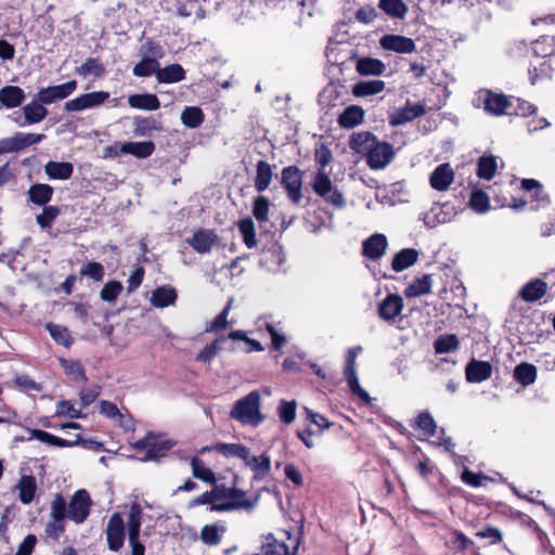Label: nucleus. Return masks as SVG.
Instances as JSON below:
<instances>
[{"label":"nucleus","instance_id":"f257e3e1","mask_svg":"<svg viewBox=\"0 0 555 555\" xmlns=\"http://www.w3.org/2000/svg\"><path fill=\"white\" fill-rule=\"evenodd\" d=\"M261 398L258 390H253L245 397L238 399L230 411V417L242 425L253 427L259 426L264 421L261 413Z\"/></svg>","mask_w":555,"mask_h":555},{"label":"nucleus","instance_id":"f03ea898","mask_svg":"<svg viewBox=\"0 0 555 555\" xmlns=\"http://www.w3.org/2000/svg\"><path fill=\"white\" fill-rule=\"evenodd\" d=\"M29 437L22 438L21 440H31L37 439L43 443H48L53 447L57 448H70L75 446H83L89 449L93 450H101L103 448V444L101 442H98L92 439H83L80 435H77L76 440H66L63 438H60L57 436H54L48 431H44L42 429H28Z\"/></svg>","mask_w":555,"mask_h":555},{"label":"nucleus","instance_id":"7ed1b4c3","mask_svg":"<svg viewBox=\"0 0 555 555\" xmlns=\"http://www.w3.org/2000/svg\"><path fill=\"white\" fill-rule=\"evenodd\" d=\"M281 184L286 190L291 202L298 205L302 198V172L299 168L297 166L283 168L281 171Z\"/></svg>","mask_w":555,"mask_h":555},{"label":"nucleus","instance_id":"20e7f679","mask_svg":"<svg viewBox=\"0 0 555 555\" xmlns=\"http://www.w3.org/2000/svg\"><path fill=\"white\" fill-rule=\"evenodd\" d=\"M44 138L42 133L16 132L12 137L0 140V154L20 152L27 146L40 143Z\"/></svg>","mask_w":555,"mask_h":555},{"label":"nucleus","instance_id":"39448f33","mask_svg":"<svg viewBox=\"0 0 555 555\" xmlns=\"http://www.w3.org/2000/svg\"><path fill=\"white\" fill-rule=\"evenodd\" d=\"M478 101L482 102L485 112L493 116L508 114L507 109L512 105L508 96L487 89L478 92Z\"/></svg>","mask_w":555,"mask_h":555},{"label":"nucleus","instance_id":"423d86ee","mask_svg":"<svg viewBox=\"0 0 555 555\" xmlns=\"http://www.w3.org/2000/svg\"><path fill=\"white\" fill-rule=\"evenodd\" d=\"M393 156V146L388 142L377 139L370 150V153L366 155V164L373 170L384 169L391 163Z\"/></svg>","mask_w":555,"mask_h":555},{"label":"nucleus","instance_id":"0eeeda50","mask_svg":"<svg viewBox=\"0 0 555 555\" xmlns=\"http://www.w3.org/2000/svg\"><path fill=\"white\" fill-rule=\"evenodd\" d=\"M91 499L87 490H78L68 503L67 517L76 524H82L90 514Z\"/></svg>","mask_w":555,"mask_h":555},{"label":"nucleus","instance_id":"6e6552de","mask_svg":"<svg viewBox=\"0 0 555 555\" xmlns=\"http://www.w3.org/2000/svg\"><path fill=\"white\" fill-rule=\"evenodd\" d=\"M77 81L69 80L62 85L40 89L36 96L42 104L49 105L62 101L73 94L77 89Z\"/></svg>","mask_w":555,"mask_h":555},{"label":"nucleus","instance_id":"1a4fd4ad","mask_svg":"<svg viewBox=\"0 0 555 555\" xmlns=\"http://www.w3.org/2000/svg\"><path fill=\"white\" fill-rule=\"evenodd\" d=\"M109 98V93L106 91H94L90 93L81 94L73 100L67 101L64 104L66 112H80L93 107H98L103 104Z\"/></svg>","mask_w":555,"mask_h":555},{"label":"nucleus","instance_id":"9d476101","mask_svg":"<svg viewBox=\"0 0 555 555\" xmlns=\"http://www.w3.org/2000/svg\"><path fill=\"white\" fill-rule=\"evenodd\" d=\"M185 242L198 254H209L219 243V236L215 230L197 229Z\"/></svg>","mask_w":555,"mask_h":555},{"label":"nucleus","instance_id":"9b49d317","mask_svg":"<svg viewBox=\"0 0 555 555\" xmlns=\"http://www.w3.org/2000/svg\"><path fill=\"white\" fill-rule=\"evenodd\" d=\"M379 47L385 51L398 54H411L416 51V43L412 38L395 34L382 36Z\"/></svg>","mask_w":555,"mask_h":555},{"label":"nucleus","instance_id":"f8f14e48","mask_svg":"<svg viewBox=\"0 0 555 555\" xmlns=\"http://www.w3.org/2000/svg\"><path fill=\"white\" fill-rule=\"evenodd\" d=\"M106 541L108 550L112 552L119 551L124 545L125 522L118 513H114L107 522Z\"/></svg>","mask_w":555,"mask_h":555},{"label":"nucleus","instance_id":"ddd939ff","mask_svg":"<svg viewBox=\"0 0 555 555\" xmlns=\"http://www.w3.org/2000/svg\"><path fill=\"white\" fill-rule=\"evenodd\" d=\"M132 447L139 451H146L142 457V461L146 462L156 460L162 452L171 448V443L168 441L158 442L152 434H147L143 439L135 441Z\"/></svg>","mask_w":555,"mask_h":555},{"label":"nucleus","instance_id":"4468645a","mask_svg":"<svg viewBox=\"0 0 555 555\" xmlns=\"http://www.w3.org/2000/svg\"><path fill=\"white\" fill-rule=\"evenodd\" d=\"M454 180V171L449 163L440 164L429 177L430 186L436 191H446Z\"/></svg>","mask_w":555,"mask_h":555},{"label":"nucleus","instance_id":"2eb2a0df","mask_svg":"<svg viewBox=\"0 0 555 555\" xmlns=\"http://www.w3.org/2000/svg\"><path fill=\"white\" fill-rule=\"evenodd\" d=\"M388 247L387 238L384 234L375 233L362 243L363 255L371 259L377 260L382 258Z\"/></svg>","mask_w":555,"mask_h":555},{"label":"nucleus","instance_id":"dca6fc26","mask_svg":"<svg viewBox=\"0 0 555 555\" xmlns=\"http://www.w3.org/2000/svg\"><path fill=\"white\" fill-rule=\"evenodd\" d=\"M403 299L397 294L387 295L378 306V315L384 321L390 322L402 312Z\"/></svg>","mask_w":555,"mask_h":555},{"label":"nucleus","instance_id":"f3484780","mask_svg":"<svg viewBox=\"0 0 555 555\" xmlns=\"http://www.w3.org/2000/svg\"><path fill=\"white\" fill-rule=\"evenodd\" d=\"M426 113L425 106L420 103H406L404 107L396 111L390 117L389 124L393 127L404 125L423 116Z\"/></svg>","mask_w":555,"mask_h":555},{"label":"nucleus","instance_id":"a211bd4d","mask_svg":"<svg viewBox=\"0 0 555 555\" xmlns=\"http://www.w3.org/2000/svg\"><path fill=\"white\" fill-rule=\"evenodd\" d=\"M466 379L469 383H481L492 375V365L487 361L472 360L465 367Z\"/></svg>","mask_w":555,"mask_h":555},{"label":"nucleus","instance_id":"6ab92c4d","mask_svg":"<svg viewBox=\"0 0 555 555\" xmlns=\"http://www.w3.org/2000/svg\"><path fill=\"white\" fill-rule=\"evenodd\" d=\"M547 292V284L541 279H533L526 283L519 291V297L526 302H534L541 299Z\"/></svg>","mask_w":555,"mask_h":555},{"label":"nucleus","instance_id":"aec40b11","mask_svg":"<svg viewBox=\"0 0 555 555\" xmlns=\"http://www.w3.org/2000/svg\"><path fill=\"white\" fill-rule=\"evenodd\" d=\"M24 90L17 86H5L0 89V107L15 108L25 100Z\"/></svg>","mask_w":555,"mask_h":555},{"label":"nucleus","instance_id":"412c9836","mask_svg":"<svg viewBox=\"0 0 555 555\" xmlns=\"http://www.w3.org/2000/svg\"><path fill=\"white\" fill-rule=\"evenodd\" d=\"M377 138L369 131L354 132L349 140V147L357 154L367 155Z\"/></svg>","mask_w":555,"mask_h":555},{"label":"nucleus","instance_id":"4be33fe9","mask_svg":"<svg viewBox=\"0 0 555 555\" xmlns=\"http://www.w3.org/2000/svg\"><path fill=\"white\" fill-rule=\"evenodd\" d=\"M244 463L246 466H249L253 469L254 481L262 480L266 476L269 475L271 470V460L267 453H262L260 456H250L249 453L248 460H245Z\"/></svg>","mask_w":555,"mask_h":555},{"label":"nucleus","instance_id":"5701e85b","mask_svg":"<svg viewBox=\"0 0 555 555\" xmlns=\"http://www.w3.org/2000/svg\"><path fill=\"white\" fill-rule=\"evenodd\" d=\"M155 145L152 141L146 142H125L120 144L118 152H115V156L118 154H131L138 158H146L153 154Z\"/></svg>","mask_w":555,"mask_h":555},{"label":"nucleus","instance_id":"b1692460","mask_svg":"<svg viewBox=\"0 0 555 555\" xmlns=\"http://www.w3.org/2000/svg\"><path fill=\"white\" fill-rule=\"evenodd\" d=\"M38 101V98L23 106L24 124L34 125L39 124L48 116V109Z\"/></svg>","mask_w":555,"mask_h":555},{"label":"nucleus","instance_id":"393cba45","mask_svg":"<svg viewBox=\"0 0 555 555\" xmlns=\"http://www.w3.org/2000/svg\"><path fill=\"white\" fill-rule=\"evenodd\" d=\"M356 70L361 76H380L386 70V65L378 59L360 57L356 63Z\"/></svg>","mask_w":555,"mask_h":555},{"label":"nucleus","instance_id":"a878e982","mask_svg":"<svg viewBox=\"0 0 555 555\" xmlns=\"http://www.w3.org/2000/svg\"><path fill=\"white\" fill-rule=\"evenodd\" d=\"M364 109L358 105L346 107L338 117V125L344 129H351L362 124Z\"/></svg>","mask_w":555,"mask_h":555},{"label":"nucleus","instance_id":"bb28decb","mask_svg":"<svg viewBox=\"0 0 555 555\" xmlns=\"http://www.w3.org/2000/svg\"><path fill=\"white\" fill-rule=\"evenodd\" d=\"M44 172L52 180H67L73 176L74 166L68 162L50 160L44 165Z\"/></svg>","mask_w":555,"mask_h":555},{"label":"nucleus","instance_id":"cd10ccee","mask_svg":"<svg viewBox=\"0 0 555 555\" xmlns=\"http://www.w3.org/2000/svg\"><path fill=\"white\" fill-rule=\"evenodd\" d=\"M52 195L53 188L44 183L33 184L27 192L28 201L37 206L47 205L51 201Z\"/></svg>","mask_w":555,"mask_h":555},{"label":"nucleus","instance_id":"c85d7f7f","mask_svg":"<svg viewBox=\"0 0 555 555\" xmlns=\"http://www.w3.org/2000/svg\"><path fill=\"white\" fill-rule=\"evenodd\" d=\"M177 300V292L171 286H159L152 292L151 304L157 308L173 305Z\"/></svg>","mask_w":555,"mask_h":555},{"label":"nucleus","instance_id":"c756f323","mask_svg":"<svg viewBox=\"0 0 555 555\" xmlns=\"http://www.w3.org/2000/svg\"><path fill=\"white\" fill-rule=\"evenodd\" d=\"M417 258L418 251L416 249L403 248L395 255L391 268L395 272H402L413 266L417 261Z\"/></svg>","mask_w":555,"mask_h":555},{"label":"nucleus","instance_id":"7c9ffc66","mask_svg":"<svg viewBox=\"0 0 555 555\" xmlns=\"http://www.w3.org/2000/svg\"><path fill=\"white\" fill-rule=\"evenodd\" d=\"M185 78V70L180 64H171L158 68L156 79L159 83H175Z\"/></svg>","mask_w":555,"mask_h":555},{"label":"nucleus","instance_id":"2f4dec72","mask_svg":"<svg viewBox=\"0 0 555 555\" xmlns=\"http://www.w3.org/2000/svg\"><path fill=\"white\" fill-rule=\"evenodd\" d=\"M214 450L225 457H237L245 462L248 460L249 449L242 443L218 442L214 444Z\"/></svg>","mask_w":555,"mask_h":555},{"label":"nucleus","instance_id":"473e14b6","mask_svg":"<svg viewBox=\"0 0 555 555\" xmlns=\"http://www.w3.org/2000/svg\"><path fill=\"white\" fill-rule=\"evenodd\" d=\"M128 104L132 108L145 111H156L160 106L158 98L152 93L129 95Z\"/></svg>","mask_w":555,"mask_h":555},{"label":"nucleus","instance_id":"72a5a7b5","mask_svg":"<svg viewBox=\"0 0 555 555\" xmlns=\"http://www.w3.org/2000/svg\"><path fill=\"white\" fill-rule=\"evenodd\" d=\"M378 8L392 20H403L409 12L402 0H379Z\"/></svg>","mask_w":555,"mask_h":555},{"label":"nucleus","instance_id":"f704fd0d","mask_svg":"<svg viewBox=\"0 0 555 555\" xmlns=\"http://www.w3.org/2000/svg\"><path fill=\"white\" fill-rule=\"evenodd\" d=\"M273 177L272 166L266 160H259L256 165L255 189L261 193L266 191Z\"/></svg>","mask_w":555,"mask_h":555},{"label":"nucleus","instance_id":"c9c22d12","mask_svg":"<svg viewBox=\"0 0 555 555\" xmlns=\"http://www.w3.org/2000/svg\"><path fill=\"white\" fill-rule=\"evenodd\" d=\"M141 517H142V508L138 503H133L130 506L128 518H127V528H128V539L129 542H133L135 539H139L140 530H141Z\"/></svg>","mask_w":555,"mask_h":555},{"label":"nucleus","instance_id":"e433bc0d","mask_svg":"<svg viewBox=\"0 0 555 555\" xmlns=\"http://www.w3.org/2000/svg\"><path fill=\"white\" fill-rule=\"evenodd\" d=\"M383 80H363L353 85L352 94L357 98H364L380 93L385 89Z\"/></svg>","mask_w":555,"mask_h":555},{"label":"nucleus","instance_id":"4c0bfd02","mask_svg":"<svg viewBox=\"0 0 555 555\" xmlns=\"http://www.w3.org/2000/svg\"><path fill=\"white\" fill-rule=\"evenodd\" d=\"M433 279L430 274L415 279L404 291L408 298L420 297L431 292Z\"/></svg>","mask_w":555,"mask_h":555},{"label":"nucleus","instance_id":"58836bf2","mask_svg":"<svg viewBox=\"0 0 555 555\" xmlns=\"http://www.w3.org/2000/svg\"><path fill=\"white\" fill-rule=\"evenodd\" d=\"M532 51L543 59L555 57V36H541L532 42Z\"/></svg>","mask_w":555,"mask_h":555},{"label":"nucleus","instance_id":"ea45409f","mask_svg":"<svg viewBox=\"0 0 555 555\" xmlns=\"http://www.w3.org/2000/svg\"><path fill=\"white\" fill-rule=\"evenodd\" d=\"M514 378L520 385L527 387L537 379V367L533 364L522 362L514 369Z\"/></svg>","mask_w":555,"mask_h":555},{"label":"nucleus","instance_id":"a19ab883","mask_svg":"<svg viewBox=\"0 0 555 555\" xmlns=\"http://www.w3.org/2000/svg\"><path fill=\"white\" fill-rule=\"evenodd\" d=\"M204 121V113L197 106H186L181 113V122L191 129H195Z\"/></svg>","mask_w":555,"mask_h":555},{"label":"nucleus","instance_id":"79ce46f5","mask_svg":"<svg viewBox=\"0 0 555 555\" xmlns=\"http://www.w3.org/2000/svg\"><path fill=\"white\" fill-rule=\"evenodd\" d=\"M46 330L56 344L63 345L64 347H69L73 344L72 335L66 326L47 323Z\"/></svg>","mask_w":555,"mask_h":555},{"label":"nucleus","instance_id":"37998d69","mask_svg":"<svg viewBox=\"0 0 555 555\" xmlns=\"http://www.w3.org/2000/svg\"><path fill=\"white\" fill-rule=\"evenodd\" d=\"M20 490L18 498L23 504H29L36 492V481L33 476H23L17 485Z\"/></svg>","mask_w":555,"mask_h":555},{"label":"nucleus","instance_id":"c03bdc74","mask_svg":"<svg viewBox=\"0 0 555 555\" xmlns=\"http://www.w3.org/2000/svg\"><path fill=\"white\" fill-rule=\"evenodd\" d=\"M228 339V336L221 335L216 338L211 344L206 345L196 356L197 362H210L221 350V344Z\"/></svg>","mask_w":555,"mask_h":555},{"label":"nucleus","instance_id":"a18cd8bd","mask_svg":"<svg viewBox=\"0 0 555 555\" xmlns=\"http://www.w3.org/2000/svg\"><path fill=\"white\" fill-rule=\"evenodd\" d=\"M263 552L266 555H295V551H291L285 542L278 541L272 534L266 538Z\"/></svg>","mask_w":555,"mask_h":555},{"label":"nucleus","instance_id":"49530a36","mask_svg":"<svg viewBox=\"0 0 555 555\" xmlns=\"http://www.w3.org/2000/svg\"><path fill=\"white\" fill-rule=\"evenodd\" d=\"M258 502V498H255L254 500H234V501H228L224 503L214 504L211 506V511L217 512H229L234 509H253Z\"/></svg>","mask_w":555,"mask_h":555},{"label":"nucleus","instance_id":"de8ad7c7","mask_svg":"<svg viewBox=\"0 0 555 555\" xmlns=\"http://www.w3.org/2000/svg\"><path fill=\"white\" fill-rule=\"evenodd\" d=\"M76 73L83 77L90 75L101 77L105 73V67L99 59L89 57L83 62V64L76 68Z\"/></svg>","mask_w":555,"mask_h":555},{"label":"nucleus","instance_id":"09e8293b","mask_svg":"<svg viewBox=\"0 0 555 555\" xmlns=\"http://www.w3.org/2000/svg\"><path fill=\"white\" fill-rule=\"evenodd\" d=\"M311 186L320 197L325 196L334 188L328 175L324 170H319L314 175Z\"/></svg>","mask_w":555,"mask_h":555},{"label":"nucleus","instance_id":"8fccbe9b","mask_svg":"<svg viewBox=\"0 0 555 555\" xmlns=\"http://www.w3.org/2000/svg\"><path fill=\"white\" fill-rule=\"evenodd\" d=\"M496 167L494 156H481L478 160L477 176L489 181L494 177Z\"/></svg>","mask_w":555,"mask_h":555},{"label":"nucleus","instance_id":"3c124183","mask_svg":"<svg viewBox=\"0 0 555 555\" xmlns=\"http://www.w3.org/2000/svg\"><path fill=\"white\" fill-rule=\"evenodd\" d=\"M460 340L454 334H447L439 336L435 343L434 348L436 353H448L459 348Z\"/></svg>","mask_w":555,"mask_h":555},{"label":"nucleus","instance_id":"603ef678","mask_svg":"<svg viewBox=\"0 0 555 555\" xmlns=\"http://www.w3.org/2000/svg\"><path fill=\"white\" fill-rule=\"evenodd\" d=\"M192 474L195 478L203 480L208 483H215L216 477L214 472L206 467L204 462L198 457H193L191 460Z\"/></svg>","mask_w":555,"mask_h":555},{"label":"nucleus","instance_id":"864d4df0","mask_svg":"<svg viewBox=\"0 0 555 555\" xmlns=\"http://www.w3.org/2000/svg\"><path fill=\"white\" fill-rule=\"evenodd\" d=\"M159 68L158 61L155 57H143L138 64L134 65L132 73L137 77H150Z\"/></svg>","mask_w":555,"mask_h":555},{"label":"nucleus","instance_id":"5fc2aeb1","mask_svg":"<svg viewBox=\"0 0 555 555\" xmlns=\"http://www.w3.org/2000/svg\"><path fill=\"white\" fill-rule=\"evenodd\" d=\"M243 241L248 248L256 246L255 224L250 217L244 218L237 223Z\"/></svg>","mask_w":555,"mask_h":555},{"label":"nucleus","instance_id":"6e6d98bb","mask_svg":"<svg viewBox=\"0 0 555 555\" xmlns=\"http://www.w3.org/2000/svg\"><path fill=\"white\" fill-rule=\"evenodd\" d=\"M79 274L81 278H88L94 282H101L104 279L105 270L102 263L89 261L80 268Z\"/></svg>","mask_w":555,"mask_h":555},{"label":"nucleus","instance_id":"4d7b16f0","mask_svg":"<svg viewBox=\"0 0 555 555\" xmlns=\"http://www.w3.org/2000/svg\"><path fill=\"white\" fill-rule=\"evenodd\" d=\"M61 210L57 206H43L42 212L37 215L36 221L41 229H49L60 215Z\"/></svg>","mask_w":555,"mask_h":555},{"label":"nucleus","instance_id":"13d9d810","mask_svg":"<svg viewBox=\"0 0 555 555\" xmlns=\"http://www.w3.org/2000/svg\"><path fill=\"white\" fill-rule=\"evenodd\" d=\"M270 202L266 196L259 195L254 199L253 216L259 223L268 220Z\"/></svg>","mask_w":555,"mask_h":555},{"label":"nucleus","instance_id":"bf43d9fd","mask_svg":"<svg viewBox=\"0 0 555 555\" xmlns=\"http://www.w3.org/2000/svg\"><path fill=\"white\" fill-rule=\"evenodd\" d=\"M133 132L135 135H147L157 129L156 120L152 117L135 116L133 118Z\"/></svg>","mask_w":555,"mask_h":555},{"label":"nucleus","instance_id":"052dcab7","mask_svg":"<svg viewBox=\"0 0 555 555\" xmlns=\"http://www.w3.org/2000/svg\"><path fill=\"white\" fill-rule=\"evenodd\" d=\"M344 374H345V377H346V380H347V384H348V387H349L350 391L354 396H358L365 403H370L371 402V397H370V395L364 389L361 388V386L359 384L358 376H357V372L356 371H353V372H344Z\"/></svg>","mask_w":555,"mask_h":555},{"label":"nucleus","instance_id":"680f3d73","mask_svg":"<svg viewBox=\"0 0 555 555\" xmlns=\"http://www.w3.org/2000/svg\"><path fill=\"white\" fill-rule=\"evenodd\" d=\"M229 339L242 340L247 345L245 352L250 353L253 351H263V346L256 339L247 337L246 333L242 330H235L229 333Z\"/></svg>","mask_w":555,"mask_h":555},{"label":"nucleus","instance_id":"e2e57ef3","mask_svg":"<svg viewBox=\"0 0 555 555\" xmlns=\"http://www.w3.org/2000/svg\"><path fill=\"white\" fill-rule=\"evenodd\" d=\"M61 364L64 372L67 375L73 376L75 380H81L83 383L87 382L85 370L78 361L62 359Z\"/></svg>","mask_w":555,"mask_h":555},{"label":"nucleus","instance_id":"0e129e2a","mask_svg":"<svg viewBox=\"0 0 555 555\" xmlns=\"http://www.w3.org/2000/svg\"><path fill=\"white\" fill-rule=\"evenodd\" d=\"M469 206L478 214H485L490 209L488 195L482 191H475L470 195Z\"/></svg>","mask_w":555,"mask_h":555},{"label":"nucleus","instance_id":"69168bd1","mask_svg":"<svg viewBox=\"0 0 555 555\" xmlns=\"http://www.w3.org/2000/svg\"><path fill=\"white\" fill-rule=\"evenodd\" d=\"M122 284L118 281L107 282L100 292V297L103 301L114 302L119 294L122 292Z\"/></svg>","mask_w":555,"mask_h":555},{"label":"nucleus","instance_id":"338daca9","mask_svg":"<svg viewBox=\"0 0 555 555\" xmlns=\"http://www.w3.org/2000/svg\"><path fill=\"white\" fill-rule=\"evenodd\" d=\"M296 402L282 400L278 406L280 420L285 424H291L296 418Z\"/></svg>","mask_w":555,"mask_h":555},{"label":"nucleus","instance_id":"774afa93","mask_svg":"<svg viewBox=\"0 0 555 555\" xmlns=\"http://www.w3.org/2000/svg\"><path fill=\"white\" fill-rule=\"evenodd\" d=\"M417 427L427 436L433 437L437 430V424L428 412H422L416 418Z\"/></svg>","mask_w":555,"mask_h":555}]
</instances>
